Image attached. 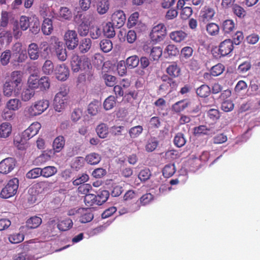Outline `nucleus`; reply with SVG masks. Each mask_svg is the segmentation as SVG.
<instances>
[{"label": "nucleus", "mask_w": 260, "mask_h": 260, "mask_svg": "<svg viewBox=\"0 0 260 260\" xmlns=\"http://www.w3.org/2000/svg\"><path fill=\"white\" fill-rule=\"evenodd\" d=\"M221 28L224 34H230L235 30V24L233 20L227 19L222 22Z\"/></svg>", "instance_id": "obj_24"}, {"label": "nucleus", "mask_w": 260, "mask_h": 260, "mask_svg": "<svg viewBox=\"0 0 260 260\" xmlns=\"http://www.w3.org/2000/svg\"><path fill=\"white\" fill-rule=\"evenodd\" d=\"M26 177L28 179H35L42 176V170L40 168H36L28 171L26 174Z\"/></svg>", "instance_id": "obj_56"}, {"label": "nucleus", "mask_w": 260, "mask_h": 260, "mask_svg": "<svg viewBox=\"0 0 260 260\" xmlns=\"http://www.w3.org/2000/svg\"><path fill=\"white\" fill-rule=\"evenodd\" d=\"M19 186V180L16 178L10 179L2 189L0 197L3 199H8L15 195Z\"/></svg>", "instance_id": "obj_5"}, {"label": "nucleus", "mask_w": 260, "mask_h": 260, "mask_svg": "<svg viewBox=\"0 0 260 260\" xmlns=\"http://www.w3.org/2000/svg\"><path fill=\"white\" fill-rule=\"evenodd\" d=\"M11 56V53L10 50H6L4 52H3L1 55L0 57V61L1 63L4 66H6L10 62V59Z\"/></svg>", "instance_id": "obj_53"}, {"label": "nucleus", "mask_w": 260, "mask_h": 260, "mask_svg": "<svg viewBox=\"0 0 260 260\" xmlns=\"http://www.w3.org/2000/svg\"><path fill=\"white\" fill-rule=\"evenodd\" d=\"M27 52L31 60H36L40 56L38 45L36 43H32L28 45Z\"/></svg>", "instance_id": "obj_18"}, {"label": "nucleus", "mask_w": 260, "mask_h": 260, "mask_svg": "<svg viewBox=\"0 0 260 260\" xmlns=\"http://www.w3.org/2000/svg\"><path fill=\"white\" fill-rule=\"evenodd\" d=\"M16 165V161L15 158L8 157L3 159L0 162V173L8 174L12 171Z\"/></svg>", "instance_id": "obj_9"}, {"label": "nucleus", "mask_w": 260, "mask_h": 260, "mask_svg": "<svg viewBox=\"0 0 260 260\" xmlns=\"http://www.w3.org/2000/svg\"><path fill=\"white\" fill-rule=\"evenodd\" d=\"M54 69L53 63L50 60H46L42 67L43 72L47 75L51 74L54 71Z\"/></svg>", "instance_id": "obj_50"}, {"label": "nucleus", "mask_w": 260, "mask_h": 260, "mask_svg": "<svg viewBox=\"0 0 260 260\" xmlns=\"http://www.w3.org/2000/svg\"><path fill=\"white\" fill-rule=\"evenodd\" d=\"M55 52L58 58L61 61H64L67 55L66 49L63 48L62 43L57 40L55 41Z\"/></svg>", "instance_id": "obj_20"}, {"label": "nucleus", "mask_w": 260, "mask_h": 260, "mask_svg": "<svg viewBox=\"0 0 260 260\" xmlns=\"http://www.w3.org/2000/svg\"><path fill=\"white\" fill-rule=\"evenodd\" d=\"M162 49L160 47H153L150 49V56L153 60H158L162 55Z\"/></svg>", "instance_id": "obj_45"}, {"label": "nucleus", "mask_w": 260, "mask_h": 260, "mask_svg": "<svg viewBox=\"0 0 260 260\" xmlns=\"http://www.w3.org/2000/svg\"><path fill=\"white\" fill-rule=\"evenodd\" d=\"M211 92L210 87L206 84H203L196 89L197 95L201 98H206L210 94Z\"/></svg>", "instance_id": "obj_28"}, {"label": "nucleus", "mask_w": 260, "mask_h": 260, "mask_svg": "<svg viewBox=\"0 0 260 260\" xmlns=\"http://www.w3.org/2000/svg\"><path fill=\"white\" fill-rule=\"evenodd\" d=\"M40 47L41 49H43V52H41L40 56L43 59L47 58L49 56V48L48 44L46 41L42 42L40 44Z\"/></svg>", "instance_id": "obj_59"}, {"label": "nucleus", "mask_w": 260, "mask_h": 260, "mask_svg": "<svg viewBox=\"0 0 260 260\" xmlns=\"http://www.w3.org/2000/svg\"><path fill=\"white\" fill-rule=\"evenodd\" d=\"M24 236L23 234L15 233L9 236V241L13 244H17L23 241Z\"/></svg>", "instance_id": "obj_51"}, {"label": "nucleus", "mask_w": 260, "mask_h": 260, "mask_svg": "<svg viewBox=\"0 0 260 260\" xmlns=\"http://www.w3.org/2000/svg\"><path fill=\"white\" fill-rule=\"evenodd\" d=\"M234 108V104L231 100L223 101L221 103V108L222 110L225 112H229L232 111Z\"/></svg>", "instance_id": "obj_61"}, {"label": "nucleus", "mask_w": 260, "mask_h": 260, "mask_svg": "<svg viewBox=\"0 0 260 260\" xmlns=\"http://www.w3.org/2000/svg\"><path fill=\"white\" fill-rule=\"evenodd\" d=\"M100 47L103 52L108 53L112 49L113 44L112 41L109 39H103L100 43Z\"/></svg>", "instance_id": "obj_35"}, {"label": "nucleus", "mask_w": 260, "mask_h": 260, "mask_svg": "<svg viewBox=\"0 0 260 260\" xmlns=\"http://www.w3.org/2000/svg\"><path fill=\"white\" fill-rule=\"evenodd\" d=\"M179 52L178 48L173 44L168 45L165 49V53H167L170 56H176Z\"/></svg>", "instance_id": "obj_57"}, {"label": "nucleus", "mask_w": 260, "mask_h": 260, "mask_svg": "<svg viewBox=\"0 0 260 260\" xmlns=\"http://www.w3.org/2000/svg\"><path fill=\"white\" fill-rule=\"evenodd\" d=\"M110 3L98 2L97 5V11L100 14H104L108 11Z\"/></svg>", "instance_id": "obj_62"}, {"label": "nucleus", "mask_w": 260, "mask_h": 260, "mask_svg": "<svg viewBox=\"0 0 260 260\" xmlns=\"http://www.w3.org/2000/svg\"><path fill=\"white\" fill-rule=\"evenodd\" d=\"M116 105V99L115 96L110 95L108 96L104 102V108L106 110L112 109Z\"/></svg>", "instance_id": "obj_48"}, {"label": "nucleus", "mask_w": 260, "mask_h": 260, "mask_svg": "<svg viewBox=\"0 0 260 260\" xmlns=\"http://www.w3.org/2000/svg\"><path fill=\"white\" fill-rule=\"evenodd\" d=\"M42 176L45 178H49L54 175L57 172V169L54 166H47L42 169Z\"/></svg>", "instance_id": "obj_33"}, {"label": "nucleus", "mask_w": 260, "mask_h": 260, "mask_svg": "<svg viewBox=\"0 0 260 260\" xmlns=\"http://www.w3.org/2000/svg\"><path fill=\"white\" fill-rule=\"evenodd\" d=\"M56 78L60 81H66L69 77L70 71L65 64H58L54 69Z\"/></svg>", "instance_id": "obj_10"}, {"label": "nucleus", "mask_w": 260, "mask_h": 260, "mask_svg": "<svg viewBox=\"0 0 260 260\" xmlns=\"http://www.w3.org/2000/svg\"><path fill=\"white\" fill-rule=\"evenodd\" d=\"M92 42L89 38L82 39L79 45V50L81 53H87L91 48Z\"/></svg>", "instance_id": "obj_22"}, {"label": "nucleus", "mask_w": 260, "mask_h": 260, "mask_svg": "<svg viewBox=\"0 0 260 260\" xmlns=\"http://www.w3.org/2000/svg\"><path fill=\"white\" fill-rule=\"evenodd\" d=\"M96 200V195L89 193L85 196L84 201L87 206L90 207L93 205H98Z\"/></svg>", "instance_id": "obj_46"}, {"label": "nucleus", "mask_w": 260, "mask_h": 260, "mask_svg": "<svg viewBox=\"0 0 260 260\" xmlns=\"http://www.w3.org/2000/svg\"><path fill=\"white\" fill-rule=\"evenodd\" d=\"M125 127L123 125H113L110 127V133L113 137H120L123 135Z\"/></svg>", "instance_id": "obj_39"}, {"label": "nucleus", "mask_w": 260, "mask_h": 260, "mask_svg": "<svg viewBox=\"0 0 260 260\" xmlns=\"http://www.w3.org/2000/svg\"><path fill=\"white\" fill-rule=\"evenodd\" d=\"M215 14L213 8L206 6L201 12L200 18L203 22H207L213 19Z\"/></svg>", "instance_id": "obj_15"}, {"label": "nucleus", "mask_w": 260, "mask_h": 260, "mask_svg": "<svg viewBox=\"0 0 260 260\" xmlns=\"http://www.w3.org/2000/svg\"><path fill=\"white\" fill-rule=\"evenodd\" d=\"M6 107L14 112L21 107V102L18 99H10L7 102Z\"/></svg>", "instance_id": "obj_31"}, {"label": "nucleus", "mask_w": 260, "mask_h": 260, "mask_svg": "<svg viewBox=\"0 0 260 260\" xmlns=\"http://www.w3.org/2000/svg\"><path fill=\"white\" fill-rule=\"evenodd\" d=\"M35 95V91L31 89H24L21 94V99L24 102L30 100Z\"/></svg>", "instance_id": "obj_60"}, {"label": "nucleus", "mask_w": 260, "mask_h": 260, "mask_svg": "<svg viewBox=\"0 0 260 260\" xmlns=\"http://www.w3.org/2000/svg\"><path fill=\"white\" fill-rule=\"evenodd\" d=\"M12 127L10 123L7 122H3L0 124V138H7L12 133Z\"/></svg>", "instance_id": "obj_19"}, {"label": "nucleus", "mask_w": 260, "mask_h": 260, "mask_svg": "<svg viewBox=\"0 0 260 260\" xmlns=\"http://www.w3.org/2000/svg\"><path fill=\"white\" fill-rule=\"evenodd\" d=\"M22 78L23 73L21 71H14L11 73L9 78L7 80L19 87L22 82Z\"/></svg>", "instance_id": "obj_17"}, {"label": "nucleus", "mask_w": 260, "mask_h": 260, "mask_svg": "<svg viewBox=\"0 0 260 260\" xmlns=\"http://www.w3.org/2000/svg\"><path fill=\"white\" fill-rule=\"evenodd\" d=\"M166 72L172 78H178L181 75V70L176 61H173L166 68Z\"/></svg>", "instance_id": "obj_13"}, {"label": "nucleus", "mask_w": 260, "mask_h": 260, "mask_svg": "<svg viewBox=\"0 0 260 260\" xmlns=\"http://www.w3.org/2000/svg\"><path fill=\"white\" fill-rule=\"evenodd\" d=\"M89 32L92 39H98L102 34V31L98 26L92 25L89 29Z\"/></svg>", "instance_id": "obj_55"}, {"label": "nucleus", "mask_w": 260, "mask_h": 260, "mask_svg": "<svg viewBox=\"0 0 260 260\" xmlns=\"http://www.w3.org/2000/svg\"><path fill=\"white\" fill-rule=\"evenodd\" d=\"M19 88L17 86H15L11 82L6 80L3 87V92L4 95L7 97L11 96L13 93L18 92Z\"/></svg>", "instance_id": "obj_14"}, {"label": "nucleus", "mask_w": 260, "mask_h": 260, "mask_svg": "<svg viewBox=\"0 0 260 260\" xmlns=\"http://www.w3.org/2000/svg\"><path fill=\"white\" fill-rule=\"evenodd\" d=\"M126 16L122 10L115 11L111 16L112 23L117 28H120L125 23Z\"/></svg>", "instance_id": "obj_11"}, {"label": "nucleus", "mask_w": 260, "mask_h": 260, "mask_svg": "<svg viewBox=\"0 0 260 260\" xmlns=\"http://www.w3.org/2000/svg\"><path fill=\"white\" fill-rule=\"evenodd\" d=\"M114 24L112 22H107L103 27V32L104 35L108 38H112L115 36V31L114 30Z\"/></svg>", "instance_id": "obj_30"}, {"label": "nucleus", "mask_w": 260, "mask_h": 260, "mask_svg": "<svg viewBox=\"0 0 260 260\" xmlns=\"http://www.w3.org/2000/svg\"><path fill=\"white\" fill-rule=\"evenodd\" d=\"M109 192L108 190H103L96 195L98 205H102L105 203L109 197Z\"/></svg>", "instance_id": "obj_36"}, {"label": "nucleus", "mask_w": 260, "mask_h": 260, "mask_svg": "<svg viewBox=\"0 0 260 260\" xmlns=\"http://www.w3.org/2000/svg\"><path fill=\"white\" fill-rule=\"evenodd\" d=\"M224 66L222 63H219L212 67L210 70V74L213 76H218L221 75L224 71Z\"/></svg>", "instance_id": "obj_44"}, {"label": "nucleus", "mask_w": 260, "mask_h": 260, "mask_svg": "<svg viewBox=\"0 0 260 260\" xmlns=\"http://www.w3.org/2000/svg\"><path fill=\"white\" fill-rule=\"evenodd\" d=\"M139 58L137 55L129 56L126 60V64L128 68L133 69L138 66Z\"/></svg>", "instance_id": "obj_47"}, {"label": "nucleus", "mask_w": 260, "mask_h": 260, "mask_svg": "<svg viewBox=\"0 0 260 260\" xmlns=\"http://www.w3.org/2000/svg\"><path fill=\"white\" fill-rule=\"evenodd\" d=\"M206 31L210 36H216L219 33V27L215 23H210L206 25Z\"/></svg>", "instance_id": "obj_40"}, {"label": "nucleus", "mask_w": 260, "mask_h": 260, "mask_svg": "<svg viewBox=\"0 0 260 260\" xmlns=\"http://www.w3.org/2000/svg\"><path fill=\"white\" fill-rule=\"evenodd\" d=\"M59 16L64 20H70L72 18V11L67 7H61L59 12Z\"/></svg>", "instance_id": "obj_41"}, {"label": "nucleus", "mask_w": 260, "mask_h": 260, "mask_svg": "<svg viewBox=\"0 0 260 260\" xmlns=\"http://www.w3.org/2000/svg\"><path fill=\"white\" fill-rule=\"evenodd\" d=\"M187 36V34L182 30L174 31L172 32L170 37L174 41L180 43L183 41Z\"/></svg>", "instance_id": "obj_23"}, {"label": "nucleus", "mask_w": 260, "mask_h": 260, "mask_svg": "<svg viewBox=\"0 0 260 260\" xmlns=\"http://www.w3.org/2000/svg\"><path fill=\"white\" fill-rule=\"evenodd\" d=\"M166 34V29L165 25L159 23L152 28L150 33V37L153 41L159 42L163 40Z\"/></svg>", "instance_id": "obj_7"}, {"label": "nucleus", "mask_w": 260, "mask_h": 260, "mask_svg": "<svg viewBox=\"0 0 260 260\" xmlns=\"http://www.w3.org/2000/svg\"><path fill=\"white\" fill-rule=\"evenodd\" d=\"M143 131L142 126L137 125L130 128L128 132L131 138L136 139L142 134Z\"/></svg>", "instance_id": "obj_34"}, {"label": "nucleus", "mask_w": 260, "mask_h": 260, "mask_svg": "<svg viewBox=\"0 0 260 260\" xmlns=\"http://www.w3.org/2000/svg\"><path fill=\"white\" fill-rule=\"evenodd\" d=\"M49 106V102L47 100L42 99L37 101L25 109V115L28 117L39 115L46 110Z\"/></svg>", "instance_id": "obj_1"}, {"label": "nucleus", "mask_w": 260, "mask_h": 260, "mask_svg": "<svg viewBox=\"0 0 260 260\" xmlns=\"http://www.w3.org/2000/svg\"><path fill=\"white\" fill-rule=\"evenodd\" d=\"M176 172L175 166L174 164L166 165L162 170V174L165 178H170L172 177Z\"/></svg>", "instance_id": "obj_38"}, {"label": "nucleus", "mask_w": 260, "mask_h": 260, "mask_svg": "<svg viewBox=\"0 0 260 260\" xmlns=\"http://www.w3.org/2000/svg\"><path fill=\"white\" fill-rule=\"evenodd\" d=\"M65 145V140L62 136L57 137L53 143V150L56 152H59L61 151Z\"/></svg>", "instance_id": "obj_25"}, {"label": "nucleus", "mask_w": 260, "mask_h": 260, "mask_svg": "<svg viewBox=\"0 0 260 260\" xmlns=\"http://www.w3.org/2000/svg\"><path fill=\"white\" fill-rule=\"evenodd\" d=\"M39 85L38 88L42 91L48 89L50 87V83L48 77L44 76L39 79Z\"/></svg>", "instance_id": "obj_42"}, {"label": "nucleus", "mask_w": 260, "mask_h": 260, "mask_svg": "<svg viewBox=\"0 0 260 260\" xmlns=\"http://www.w3.org/2000/svg\"><path fill=\"white\" fill-rule=\"evenodd\" d=\"M101 108V104L98 101L91 102L88 107V113L92 116L96 115Z\"/></svg>", "instance_id": "obj_37"}, {"label": "nucleus", "mask_w": 260, "mask_h": 260, "mask_svg": "<svg viewBox=\"0 0 260 260\" xmlns=\"http://www.w3.org/2000/svg\"><path fill=\"white\" fill-rule=\"evenodd\" d=\"M186 143L184 135L181 133H177L174 138V144L178 147L183 146Z\"/></svg>", "instance_id": "obj_43"}, {"label": "nucleus", "mask_w": 260, "mask_h": 260, "mask_svg": "<svg viewBox=\"0 0 260 260\" xmlns=\"http://www.w3.org/2000/svg\"><path fill=\"white\" fill-rule=\"evenodd\" d=\"M71 68L74 72H78L80 70H87L91 68L90 59L85 56L80 57L78 54H73L71 61Z\"/></svg>", "instance_id": "obj_4"}, {"label": "nucleus", "mask_w": 260, "mask_h": 260, "mask_svg": "<svg viewBox=\"0 0 260 260\" xmlns=\"http://www.w3.org/2000/svg\"><path fill=\"white\" fill-rule=\"evenodd\" d=\"M92 20V16L89 14H79L76 15L75 21L78 24V33L80 36H86L89 31V25Z\"/></svg>", "instance_id": "obj_2"}, {"label": "nucleus", "mask_w": 260, "mask_h": 260, "mask_svg": "<svg viewBox=\"0 0 260 260\" xmlns=\"http://www.w3.org/2000/svg\"><path fill=\"white\" fill-rule=\"evenodd\" d=\"M190 104V102L183 99L179 101L172 106V111L175 113H180L186 109Z\"/></svg>", "instance_id": "obj_16"}, {"label": "nucleus", "mask_w": 260, "mask_h": 260, "mask_svg": "<svg viewBox=\"0 0 260 260\" xmlns=\"http://www.w3.org/2000/svg\"><path fill=\"white\" fill-rule=\"evenodd\" d=\"M42 223V219L38 216H33L26 221V226L28 229L38 228Z\"/></svg>", "instance_id": "obj_32"}, {"label": "nucleus", "mask_w": 260, "mask_h": 260, "mask_svg": "<svg viewBox=\"0 0 260 260\" xmlns=\"http://www.w3.org/2000/svg\"><path fill=\"white\" fill-rule=\"evenodd\" d=\"M85 160L89 165H95L100 162L101 156L97 153L92 152L87 154L85 158Z\"/></svg>", "instance_id": "obj_26"}, {"label": "nucleus", "mask_w": 260, "mask_h": 260, "mask_svg": "<svg viewBox=\"0 0 260 260\" xmlns=\"http://www.w3.org/2000/svg\"><path fill=\"white\" fill-rule=\"evenodd\" d=\"M193 51V49L191 47H184L181 50L180 56L182 58L188 59L192 55Z\"/></svg>", "instance_id": "obj_63"}, {"label": "nucleus", "mask_w": 260, "mask_h": 260, "mask_svg": "<svg viewBox=\"0 0 260 260\" xmlns=\"http://www.w3.org/2000/svg\"><path fill=\"white\" fill-rule=\"evenodd\" d=\"M232 10L234 14L239 18H243L246 15V12L244 8L237 4L233 5Z\"/></svg>", "instance_id": "obj_52"}, {"label": "nucleus", "mask_w": 260, "mask_h": 260, "mask_svg": "<svg viewBox=\"0 0 260 260\" xmlns=\"http://www.w3.org/2000/svg\"><path fill=\"white\" fill-rule=\"evenodd\" d=\"M193 134L196 136L201 135H207L210 128H208L206 125H201L193 128Z\"/></svg>", "instance_id": "obj_54"}, {"label": "nucleus", "mask_w": 260, "mask_h": 260, "mask_svg": "<svg viewBox=\"0 0 260 260\" xmlns=\"http://www.w3.org/2000/svg\"><path fill=\"white\" fill-rule=\"evenodd\" d=\"M234 49L233 42L231 39H226L220 43L218 48V53L212 51L215 57L219 58L221 56H225L230 54Z\"/></svg>", "instance_id": "obj_6"}, {"label": "nucleus", "mask_w": 260, "mask_h": 260, "mask_svg": "<svg viewBox=\"0 0 260 260\" xmlns=\"http://www.w3.org/2000/svg\"><path fill=\"white\" fill-rule=\"evenodd\" d=\"M79 221L81 223H86L91 221L93 218V214L90 208H81L78 209Z\"/></svg>", "instance_id": "obj_12"}, {"label": "nucleus", "mask_w": 260, "mask_h": 260, "mask_svg": "<svg viewBox=\"0 0 260 260\" xmlns=\"http://www.w3.org/2000/svg\"><path fill=\"white\" fill-rule=\"evenodd\" d=\"M15 115L14 112L6 107L2 112V117L5 120H11L13 119Z\"/></svg>", "instance_id": "obj_64"}, {"label": "nucleus", "mask_w": 260, "mask_h": 260, "mask_svg": "<svg viewBox=\"0 0 260 260\" xmlns=\"http://www.w3.org/2000/svg\"><path fill=\"white\" fill-rule=\"evenodd\" d=\"M158 145V142L157 140L154 138L151 139L147 142L145 146V149L147 152H152L157 148Z\"/></svg>", "instance_id": "obj_58"}, {"label": "nucleus", "mask_w": 260, "mask_h": 260, "mask_svg": "<svg viewBox=\"0 0 260 260\" xmlns=\"http://www.w3.org/2000/svg\"><path fill=\"white\" fill-rule=\"evenodd\" d=\"M73 222L70 218H66L59 221L57 224V228L61 231H67L71 229Z\"/></svg>", "instance_id": "obj_29"}, {"label": "nucleus", "mask_w": 260, "mask_h": 260, "mask_svg": "<svg viewBox=\"0 0 260 260\" xmlns=\"http://www.w3.org/2000/svg\"><path fill=\"white\" fill-rule=\"evenodd\" d=\"M95 131L98 136L101 139L107 138L109 133V127L105 123H101L97 125Z\"/></svg>", "instance_id": "obj_21"}, {"label": "nucleus", "mask_w": 260, "mask_h": 260, "mask_svg": "<svg viewBox=\"0 0 260 260\" xmlns=\"http://www.w3.org/2000/svg\"><path fill=\"white\" fill-rule=\"evenodd\" d=\"M69 92V89L67 86L63 85L60 87L59 91L56 94L54 99L53 105L55 111L60 112L65 108Z\"/></svg>", "instance_id": "obj_3"}, {"label": "nucleus", "mask_w": 260, "mask_h": 260, "mask_svg": "<svg viewBox=\"0 0 260 260\" xmlns=\"http://www.w3.org/2000/svg\"><path fill=\"white\" fill-rule=\"evenodd\" d=\"M42 31L45 35H49L53 30L52 21L49 18H45L42 25Z\"/></svg>", "instance_id": "obj_27"}, {"label": "nucleus", "mask_w": 260, "mask_h": 260, "mask_svg": "<svg viewBox=\"0 0 260 260\" xmlns=\"http://www.w3.org/2000/svg\"><path fill=\"white\" fill-rule=\"evenodd\" d=\"M66 44L69 50H73L78 45L79 40L75 30H69L64 36Z\"/></svg>", "instance_id": "obj_8"}, {"label": "nucleus", "mask_w": 260, "mask_h": 260, "mask_svg": "<svg viewBox=\"0 0 260 260\" xmlns=\"http://www.w3.org/2000/svg\"><path fill=\"white\" fill-rule=\"evenodd\" d=\"M154 200V196L150 193L143 194L140 199V204L141 206H146L150 204Z\"/></svg>", "instance_id": "obj_49"}]
</instances>
